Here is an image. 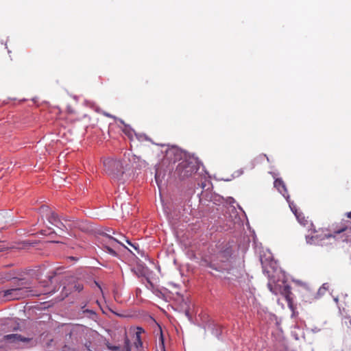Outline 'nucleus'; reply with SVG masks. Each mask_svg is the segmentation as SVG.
I'll list each match as a JSON object with an SVG mask.
<instances>
[{
	"mask_svg": "<svg viewBox=\"0 0 351 351\" xmlns=\"http://www.w3.org/2000/svg\"><path fill=\"white\" fill-rule=\"evenodd\" d=\"M105 171L109 175L114 177L123 174V165L120 160L113 158H107L104 161Z\"/></svg>",
	"mask_w": 351,
	"mask_h": 351,
	"instance_id": "20e7f679",
	"label": "nucleus"
},
{
	"mask_svg": "<svg viewBox=\"0 0 351 351\" xmlns=\"http://www.w3.org/2000/svg\"><path fill=\"white\" fill-rule=\"evenodd\" d=\"M243 173V169H240V170H238L234 172V174L236 175V176H239L242 175Z\"/></svg>",
	"mask_w": 351,
	"mask_h": 351,
	"instance_id": "393cba45",
	"label": "nucleus"
},
{
	"mask_svg": "<svg viewBox=\"0 0 351 351\" xmlns=\"http://www.w3.org/2000/svg\"><path fill=\"white\" fill-rule=\"evenodd\" d=\"M160 340L161 342L162 351H165V345H164V339H163V337L162 335H161Z\"/></svg>",
	"mask_w": 351,
	"mask_h": 351,
	"instance_id": "b1692460",
	"label": "nucleus"
},
{
	"mask_svg": "<svg viewBox=\"0 0 351 351\" xmlns=\"http://www.w3.org/2000/svg\"><path fill=\"white\" fill-rule=\"evenodd\" d=\"M348 230V228H341L340 230H336L335 231V234H339L343 232H345V231H347Z\"/></svg>",
	"mask_w": 351,
	"mask_h": 351,
	"instance_id": "5701e85b",
	"label": "nucleus"
},
{
	"mask_svg": "<svg viewBox=\"0 0 351 351\" xmlns=\"http://www.w3.org/2000/svg\"><path fill=\"white\" fill-rule=\"evenodd\" d=\"M347 216H348V218L351 219V211L348 213Z\"/></svg>",
	"mask_w": 351,
	"mask_h": 351,
	"instance_id": "c85d7f7f",
	"label": "nucleus"
},
{
	"mask_svg": "<svg viewBox=\"0 0 351 351\" xmlns=\"http://www.w3.org/2000/svg\"><path fill=\"white\" fill-rule=\"evenodd\" d=\"M125 241L126 243L130 245V246H132L138 253L140 252V249H139V246L138 244H136V243H131V241L128 239H125Z\"/></svg>",
	"mask_w": 351,
	"mask_h": 351,
	"instance_id": "a211bd4d",
	"label": "nucleus"
},
{
	"mask_svg": "<svg viewBox=\"0 0 351 351\" xmlns=\"http://www.w3.org/2000/svg\"><path fill=\"white\" fill-rule=\"evenodd\" d=\"M274 184V187L276 188L277 190L283 195L288 203L289 204V202H291L284 181L281 178H277L275 180Z\"/></svg>",
	"mask_w": 351,
	"mask_h": 351,
	"instance_id": "0eeeda50",
	"label": "nucleus"
},
{
	"mask_svg": "<svg viewBox=\"0 0 351 351\" xmlns=\"http://www.w3.org/2000/svg\"><path fill=\"white\" fill-rule=\"evenodd\" d=\"M284 297L285 298L286 300L287 301L288 304L290 305L292 303V299L291 298V295H284Z\"/></svg>",
	"mask_w": 351,
	"mask_h": 351,
	"instance_id": "4be33fe9",
	"label": "nucleus"
},
{
	"mask_svg": "<svg viewBox=\"0 0 351 351\" xmlns=\"http://www.w3.org/2000/svg\"><path fill=\"white\" fill-rule=\"evenodd\" d=\"M40 211L42 213L48 212L49 213L47 216V219L49 222L53 225L54 226L58 228L61 230L66 231L67 230L66 226L64 224V223L60 219L58 215L54 213L53 211L49 210L48 207L46 206H42L40 207Z\"/></svg>",
	"mask_w": 351,
	"mask_h": 351,
	"instance_id": "39448f33",
	"label": "nucleus"
},
{
	"mask_svg": "<svg viewBox=\"0 0 351 351\" xmlns=\"http://www.w3.org/2000/svg\"><path fill=\"white\" fill-rule=\"evenodd\" d=\"M102 235H103V237H106V238H108L109 239L108 243L110 245H111L112 247H115V245H114V243H117V244H119V245H123L125 247H126L121 241H119L118 239L111 237L108 233H103Z\"/></svg>",
	"mask_w": 351,
	"mask_h": 351,
	"instance_id": "4468645a",
	"label": "nucleus"
},
{
	"mask_svg": "<svg viewBox=\"0 0 351 351\" xmlns=\"http://www.w3.org/2000/svg\"><path fill=\"white\" fill-rule=\"evenodd\" d=\"M96 303H97L98 305H99V301H98V300H97V301H96Z\"/></svg>",
	"mask_w": 351,
	"mask_h": 351,
	"instance_id": "7c9ffc66",
	"label": "nucleus"
},
{
	"mask_svg": "<svg viewBox=\"0 0 351 351\" xmlns=\"http://www.w3.org/2000/svg\"><path fill=\"white\" fill-rule=\"evenodd\" d=\"M83 313H88L90 315H95V312L94 311L90 310V309L83 310Z\"/></svg>",
	"mask_w": 351,
	"mask_h": 351,
	"instance_id": "412c9836",
	"label": "nucleus"
},
{
	"mask_svg": "<svg viewBox=\"0 0 351 351\" xmlns=\"http://www.w3.org/2000/svg\"><path fill=\"white\" fill-rule=\"evenodd\" d=\"M2 242H0V252H1L3 249V247L1 245Z\"/></svg>",
	"mask_w": 351,
	"mask_h": 351,
	"instance_id": "bb28decb",
	"label": "nucleus"
},
{
	"mask_svg": "<svg viewBox=\"0 0 351 351\" xmlns=\"http://www.w3.org/2000/svg\"><path fill=\"white\" fill-rule=\"evenodd\" d=\"M233 250L230 245L226 244L225 247L217 254V259L219 262L229 265L232 258Z\"/></svg>",
	"mask_w": 351,
	"mask_h": 351,
	"instance_id": "423d86ee",
	"label": "nucleus"
},
{
	"mask_svg": "<svg viewBox=\"0 0 351 351\" xmlns=\"http://www.w3.org/2000/svg\"><path fill=\"white\" fill-rule=\"evenodd\" d=\"M19 274L16 271H10L6 274L0 272V283L5 281L12 280V285L11 287H29V283L24 278H19Z\"/></svg>",
	"mask_w": 351,
	"mask_h": 351,
	"instance_id": "7ed1b4c3",
	"label": "nucleus"
},
{
	"mask_svg": "<svg viewBox=\"0 0 351 351\" xmlns=\"http://www.w3.org/2000/svg\"><path fill=\"white\" fill-rule=\"evenodd\" d=\"M3 340L10 343H16L19 341L29 342L31 340V339L23 337L19 334H10L5 335L3 337Z\"/></svg>",
	"mask_w": 351,
	"mask_h": 351,
	"instance_id": "6e6552de",
	"label": "nucleus"
},
{
	"mask_svg": "<svg viewBox=\"0 0 351 351\" xmlns=\"http://www.w3.org/2000/svg\"><path fill=\"white\" fill-rule=\"evenodd\" d=\"M95 284H96L99 287V288L101 289L100 286L97 284V282H95Z\"/></svg>",
	"mask_w": 351,
	"mask_h": 351,
	"instance_id": "c756f323",
	"label": "nucleus"
},
{
	"mask_svg": "<svg viewBox=\"0 0 351 351\" xmlns=\"http://www.w3.org/2000/svg\"><path fill=\"white\" fill-rule=\"evenodd\" d=\"M349 317L350 319L348 321L347 320L346 318V320L343 322V324H345L347 328L351 327V316L350 315Z\"/></svg>",
	"mask_w": 351,
	"mask_h": 351,
	"instance_id": "aec40b11",
	"label": "nucleus"
},
{
	"mask_svg": "<svg viewBox=\"0 0 351 351\" xmlns=\"http://www.w3.org/2000/svg\"><path fill=\"white\" fill-rule=\"evenodd\" d=\"M181 155L182 153L178 149L173 148L167 152L166 157L175 162L177 160L180 158Z\"/></svg>",
	"mask_w": 351,
	"mask_h": 351,
	"instance_id": "ddd939ff",
	"label": "nucleus"
},
{
	"mask_svg": "<svg viewBox=\"0 0 351 351\" xmlns=\"http://www.w3.org/2000/svg\"><path fill=\"white\" fill-rule=\"evenodd\" d=\"M198 169L197 160L194 158H189L182 160L178 165L175 174L181 180H184L194 175Z\"/></svg>",
	"mask_w": 351,
	"mask_h": 351,
	"instance_id": "f257e3e1",
	"label": "nucleus"
},
{
	"mask_svg": "<svg viewBox=\"0 0 351 351\" xmlns=\"http://www.w3.org/2000/svg\"><path fill=\"white\" fill-rule=\"evenodd\" d=\"M281 294L282 295H291V287L289 285H285L281 290Z\"/></svg>",
	"mask_w": 351,
	"mask_h": 351,
	"instance_id": "dca6fc26",
	"label": "nucleus"
},
{
	"mask_svg": "<svg viewBox=\"0 0 351 351\" xmlns=\"http://www.w3.org/2000/svg\"><path fill=\"white\" fill-rule=\"evenodd\" d=\"M104 247H105L106 252H108L112 256H118V254L115 252V250L112 247H111L110 246L105 245Z\"/></svg>",
	"mask_w": 351,
	"mask_h": 351,
	"instance_id": "f3484780",
	"label": "nucleus"
},
{
	"mask_svg": "<svg viewBox=\"0 0 351 351\" xmlns=\"http://www.w3.org/2000/svg\"><path fill=\"white\" fill-rule=\"evenodd\" d=\"M123 132L131 140L133 138L134 134L136 135V134L134 133V131L127 125H125V128L123 130Z\"/></svg>",
	"mask_w": 351,
	"mask_h": 351,
	"instance_id": "2eb2a0df",
	"label": "nucleus"
},
{
	"mask_svg": "<svg viewBox=\"0 0 351 351\" xmlns=\"http://www.w3.org/2000/svg\"><path fill=\"white\" fill-rule=\"evenodd\" d=\"M86 306V304H84L82 305V306H81V309H82V310H85V309H84V308H85V306Z\"/></svg>",
	"mask_w": 351,
	"mask_h": 351,
	"instance_id": "cd10ccee",
	"label": "nucleus"
},
{
	"mask_svg": "<svg viewBox=\"0 0 351 351\" xmlns=\"http://www.w3.org/2000/svg\"><path fill=\"white\" fill-rule=\"evenodd\" d=\"M335 235H332L331 234H324V235H314V236H312L311 237H306V242L308 243H310V244H319L320 241H322V240H324V239H330V238H332V237H334Z\"/></svg>",
	"mask_w": 351,
	"mask_h": 351,
	"instance_id": "1a4fd4ad",
	"label": "nucleus"
},
{
	"mask_svg": "<svg viewBox=\"0 0 351 351\" xmlns=\"http://www.w3.org/2000/svg\"><path fill=\"white\" fill-rule=\"evenodd\" d=\"M145 332V330L141 327H137L135 332V340L134 345L136 349L141 348L143 346V341L141 339V334Z\"/></svg>",
	"mask_w": 351,
	"mask_h": 351,
	"instance_id": "f8f14e48",
	"label": "nucleus"
},
{
	"mask_svg": "<svg viewBox=\"0 0 351 351\" xmlns=\"http://www.w3.org/2000/svg\"><path fill=\"white\" fill-rule=\"evenodd\" d=\"M289 206L291 211L295 215V217H296L297 219L298 220V221L301 224L305 225L306 222L307 221V220L305 219L304 216L303 215V214L302 213H299L298 211L296 205L293 203V202H289Z\"/></svg>",
	"mask_w": 351,
	"mask_h": 351,
	"instance_id": "9b49d317",
	"label": "nucleus"
},
{
	"mask_svg": "<svg viewBox=\"0 0 351 351\" xmlns=\"http://www.w3.org/2000/svg\"><path fill=\"white\" fill-rule=\"evenodd\" d=\"M107 348L112 351H130L131 350V345L130 339L125 336L124 339V346L122 348L120 346H112L110 343H108Z\"/></svg>",
	"mask_w": 351,
	"mask_h": 351,
	"instance_id": "9d476101",
	"label": "nucleus"
},
{
	"mask_svg": "<svg viewBox=\"0 0 351 351\" xmlns=\"http://www.w3.org/2000/svg\"><path fill=\"white\" fill-rule=\"evenodd\" d=\"M269 289H270V291H271V292L274 293L275 294H276V292L272 289V288H271V285H269Z\"/></svg>",
	"mask_w": 351,
	"mask_h": 351,
	"instance_id": "a878e982",
	"label": "nucleus"
},
{
	"mask_svg": "<svg viewBox=\"0 0 351 351\" xmlns=\"http://www.w3.org/2000/svg\"><path fill=\"white\" fill-rule=\"evenodd\" d=\"M84 286L82 284H76L74 286V289L78 292H80L83 290Z\"/></svg>",
	"mask_w": 351,
	"mask_h": 351,
	"instance_id": "6ab92c4d",
	"label": "nucleus"
},
{
	"mask_svg": "<svg viewBox=\"0 0 351 351\" xmlns=\"http://www.w3.org/2000/svg\"><path fill=\"white\" fill-rule=\"evenodd\" d=\"M34 295H38L34 293L29 287H11L7 290L0 291V298L6 300H21Z\"/></svg>",
	"mask_w": 351,
	"mask_h": 351,
	"instance_id": "f03ea898",
	"label": "nucleus"
}]
</instances>
